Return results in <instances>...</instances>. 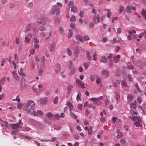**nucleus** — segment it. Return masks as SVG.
Here are the masks:
<instances>
[{"label":"nucleus","instance_id":"1","mask_svg":"<svg viewBox=\"0 0 146 146\" xmlns=\"http://www.w3.org/2000/svg\"><path fill=\"white\" fill-rule=\"evenodd\" d=\"M35 108V103L32 100H29L27 103L24 110L27 111V112L31 115L34 111Z\"/></svg>","mask_w":146,"mask_h":146},{"label":"nucleus","instance_id":"2","mask_svg":"<svg viewBox=\"0 0 146 146\" xmlns=\"http://www.w3.org/2000/svg\"><path fill=\"white\" fill-rule=\"evenodd\" d=\"M132 119L135 121L137 120V121L135 122L134 124L137 127H139L141 126V123H142V119L141 117L136 116H133L132 117Z\"/></svg>","mask_w":146,"mask_h":146},{"label":"nucleus","instance_id":"3","mask_svg":"<svg viewBox=\"0 0 146 146\" xmlns=\"http://www.w3.org/2000/svg\"><path fill=\"white\" fill-rule=\"evenodd\" d=\"M60 9L57 6H54L52 11L50 12V15H53L56 13V15H58L59 14Z\"/></svg>","mask_w":146,"mask_h":146},{"label":"nucleus","instance_id":"4","mask_svg":"<svg viewBox=\"0 0 146 146\" xmlns=\"http://www.w3.org/2000/svg\"><path fill=\"white\" fill-rule=\"evenodd\" d=\"M47 19L45 17H41L38 18L37 19V24L38 25L40 24H42L43 25H45L46 23V20Z\"/></svg>","mask_w":146,"mask_h":146},{"label":"nucleus","instance_id":"5","mask_svg":"<svg viewBox=\"0 0 146 146\" xmlns=\"http://www.w3.org/2000/svg\"><path fill=\"white\" fill-rule=\"evenodd\" d=\"M68 68L70 70L69 73V74L72 75L74 73L75 71V68L73 65L72 62L71 61H70Z\"/></svg>","mask_w":146,"mask_h":146},{"label":"nucleus","instance_id":"6","mask_svg":"<svg viewBox=\"0 0 146 146\" xmlns=\"http://www.w3.org/2000/svg\"><path fill=\"white\" fill-rule=\"evenodd\" d=\"M39 102L40 104L45 105L47 103V99L46 98H41L40 99Z\"/></svg>","mask_w":146,"mask_h":146},{"label":"nucleus","instance_id":"7","mask_svg":"<svg viewBox=\"0 0 146 146\" xmlns=\"http://www.w3.org/2000/svg\"><path fill=\"white\" fill-rule=\"evenodd\" d=\"M31 24H28L25 27V32L26 34L30 31L31 28Z\"/></svg>","mask_w":146,"mask_h":146},{"label":"nucleus","instance_id":"8","mask_svg":"<svg viewBox=\"0 0 146 146\" xmlns=\"http://www.w3.org/2000/svg\"><path fill=\"white\" fill-rule=\"evenodd\" d=\"M10 126L11 127V128L12 129H16L17 128L19 127V126L18 123L13 124H9Z\"/></svg>","mask_w":146,"mask_h":146},{"label":"nucleus","instance_id":"9","mask_svg":"<svg viewBox=\"0 0 146 146\" xmlns=\"http://www.w3.org/2000/svg\"><path fill=\"white\" fill-rule=\"evenodd\" d=\"M100 18L99 17H96V15L93 17V21L94 24H96L99 22Z\"/></svg>","mask_w":146,"mask_h":146},{"label":"nucleus","instance_id":"10","mask_svg":"<svg viewBox=\"0 0 146 146\" xmlns=\"http://www.w3.org/2000/svg\"><path fill=\"white\" fill-rule=\"evenodd\" d=\"M38 114H39L40 115H42L43 114V113L41 111L38 110H37V112L35 111H34L31 115H37Z\"/></svg>","mask_w":146,"mask_h":146},{"label":"nucleus","instance_id":"11","mask_svg":"<svg viewBox=\"0 0 146 146\" xmlns=\"http://www.w3.org/2000/svg\"><path fill=\"white\" fill-rule=\"evenodd\" d=\"M101 100L99 99V98H97V100L96 101H94V105H95L99 106L100 105L101 103Z\"/></svg>","mask_w":146,"mask_h":146},{"label":"nucleus","instance_id":"12","mask_svg":"<svg viewBox=\"0 0 146 146\" xmlns=\"http://www.w3.org/2000/svg\"><path fill=\"white\" fill-rule=\"evenodd\" d=\"M46 115L49 120H52L53 119V116L51 113L48 112L47 113Z\"/></svg>","mask_w":146,"mask_h":146},{"label":"nucleus","instance_id":"13","mask_svg":"<svg viewBox=\"0 0 146 146\" xmlns=\"http://www.w3.org/2000/svg\"><path fill=\"white\" fill-rule=\"evenodd\" d=\"M101 72L102 74L105 76L106 77H108L109 76V73L107 71L104 70H102Z\"/></svg>","mask_w":146,"mask_h":146},{"label":"nucleus","instance_id":"14","mask_svg":"<svg viewBox=\"0 0 146 146\" xmlns=\"http://www.w3.org/2000/svg\"><path fill=\"white\" fill-rule=\"evenodd\" d=\"M79 50V48L78 47L76 46L74 50V56L75 58H76L78 56V53Z\"/></svg>","mask_w":146,"mask_h":146},{"label":"nucleus","instance_id":"15","mask_svg":"<svg viewBox=\"0 0 146 146\" xmlns=\"http://www.w3.org/2000/svg\"><path fill=\"white\" fill-rule=\"evenodd\" d=\"M120 58V56L118 54L114 57L113 61L115 63H117L119 61V59Z\"/></svg>","mask_w":146,"mask_h":146},{"label":"nucleus","instance_id":"16","mask_svg":"<svg viewBox=\"0 0 146 146\" xmlns=\"http://www.w3.org/2000/svg\"><path fill=\"white\" fill-rule=\"evenodd\" d=\"M116 133H117V137L118 138H120L122 137V134L121 132L118 129H117L116 130Z\"/></svg>","mask_w":146,"mask_h":146},{"label":"nucleus","instance_id":"17","mask_svg":"<svg viewBox=\"0 0 146 146\" xmlns=\"http://www.w3.org/2000/svg\"><path fill=\"white\" fill-rule=\"evenodd\" d=\"M55 48V45L54 43L52 44L50 47V51L53 52L54 51Z\"/></svg>","mask_w":146,"mask_h":146},{"label":"nucleus","instance_id":"18","mask_svg":"<svg viewBox=\"0 0 146 146\" xmlns=\"http://www.w3.org/2000/svg\"><path fill=\"white\" fill-rule=\"evenodd\" d=\"M133 98V96L132 94H129L127 96V99L129 101H131Z\"/></svg>","mask_w":146,"mask_h":146},{"label":"nucleus","instance_id":"19","mask_svg":"<svg viewBox=\"0 0 146 146\" xmlns=\"http://www.w3.org/2000/svg\"><path fill=\"white\" fill-rule=\"evenodd\" d=\"M141 13L142 16L146 20V11L144 9H143Z\"/></svg>","mask_w":146,"mask_h":146},{"label":"nucleus","instance_id":"20","mask_svg":"<svg viewBox=\"0 0 146 146\" xmlns=\"http://www.w3.org/2000/svg\"><path fill=\"white\" fill-rule=\"evenodd\" d=\"M107 62V60L106 58L104 56H103L101 58L100 60V62L103 63H106Z\"/></svg>","mask_w":146,"mask_h":146},{"label":"nucleus","instance_id":"21","mask_svg":"<svg viewBox=\"0 0 146 146\" xmlns=\"http://www.w3.org/2000/svg\"><path fill=\"white\" fill-rule=\"evenodd\" d=\"M86 55L87 58L89 61H90L92 59L91 57L90 56V52L88 51H86Z\"/></svg>","mask_w":146,"mask_h":146},{"label":"nucleus","instance_id":"22","mask_svg":"<svg viewBox=\"0 0 146 146\" xmlns=\"http://www.w3.org/2000/svg\"><path fill=\"white\" fill-rule=\"evenodd\" d=\"M70 116L74 119H76L77 118V116L72 111H70Z\"/></svg>","mask_w":146,"mask_h":146},{"label":"nucleus","instance_id":"23","mask_svg":"<svg viewBox=\"0 0 146 146\" xmlns=\"http://www.w3.org/2000/svg\"><path fill=\"white\" fill-rule=\"evenodd\" d=\"M73 88V86H72L69 85L67 87V94L68 95L70 94V93L71 91V89Z\"/></svg>","mask_w":146,"mask_h":146},{"label":"nucleus","instance_id":"24","mask_svg":"<svg viewBox=\"0 0 146 146\" xmlns=\"http://www.w3.org/2000/svg\"><path fill=\"white\" fill-rule=\"evenodd\" d=\"M67 106L69 108L70 111H71L73 108V106L72 104L70 102H68L67 104Z\"/></svg>","mask_w":146,"mask_h":146},{"label":"nucleus","instance_id":"25","mask_svg":"<svg viewBox=\"0 0 146 146\" xmlns=\"http://www.w3.org/2000/svg\"><path fill=\"white\" fill-rule=\"evenodd\" d=\"M56 67L57 68V69L56 70V72L57 73H58L59 71L61 70L60 65L59 64H56Z\"/></svg>","mask_w":146,"mask_h":146},{"label":"nucleus","instance_id":"26","mask_svg":"<svg viewBox=\"0 0 146 146\" xmlns=\"http://www.w3.org/2000/svg\"><path fill=\"white\" fill-rule=\"evenodd\" d=\"M75 38L77 40H78L82 42H83V40L82 39V36L80 35H78V36H76Z\"/></svg>","mask_w":146,"mask_h":146},{"label":"nucleus","instance_id":"27","mask_svg":"<svg viewBox=\"0 0 146 146\" xmlns=\"http://www.w3.org/2000/svg\"><path fill=\"white\" fill-rule=\"evenodd\" d=\"M59 30L61 35H63L64 34V30L61 27H59Z\"/></svg>","mask_w":146,"mask_h":146},{"label":"nucleus","instance_id":"28","mask_svg":"<svg viewBox=\"0 0 146 146\" xmlns=\"http://www.w3.org/2000/svg\"><path fill=\"white\" fill-rule=\"evenodd\" d=\"M115 96L117 100V103L118 101H119L120 100V95L119 94L117 93H116L115 94Z\"/></svg>","mask_w":146,"mask_h":146},{"label":"nucleus","instance_id":"29","mask_svg":"<svg viewBox=\"0 0 146 146\" xmlns=\"http://www.w3.org/2000/svg\"><path fill=\"white\" fill-rule=\"evenodd\" d=\"M77 7L76 6H74V7H72L71 8V11L73 12L74 13H75L77 12Z\"/></svg>","mask_w":146,"mask_h":146},{"label":"nucleus","instance_id":"30","mask_svg":"<svg viewBox=\"0 0 146 146\" xmlns=\"http://www.w3.org/2000/svg\"><path fill=\"white\" fill-rule=\"evenodd\" d=\"M126 11L128 13H130L131 12V7L129 5H128L126 7Z\"/></svg>","mask_w":146,"mask_h":146},{"label":"nucleus","instance_id":"31","mask_svg":"<svg viewBox=\"0 0 146 146\" xmlns=\"http://www.w3.org/2000/svg\"><path fill=\"white\" fill-rule=\"evenodd\" d=\"M5 79L6 77H4L1 79L0 80V85H2L4 84Z\"/></svg>","mask_w":146,"mask_h":146},{"label":"nucleus","instance_id":"32","mask_svg":"<svg viewBox=\"0 0 146 146\" xmlns=\"http://www.w3.org/2000/svg\"><path fill=\"white\" fill-rule=\"evenodd\" d=\"M124 9V7L123 6H120L118 10L119 13H122Z\"/></svg>","mask_w":146,"mask_h":146},{"label":"nucleus","instance_id":"33","mask_svg":"<svg viewBox=\"0 0 146 146\" xmlns=\"http://www.w3.org/2000/svg\"><path fill=\"white\" fill-rule=\"evenodd\" d=\"M72 35V30L70 29L69 30L68 35V38H70Z\"/></svg>","mask_w":146,"mask_h":146},{"label":"nucleus","instance_id":"34","mask_svg":"<svg viewBox=\"0 0 146 146\" xmlns=\"http://www.w3.org/2000/svg\"><path fill=\"white\" fill-rule=\"evenodd\" d=\"M7 60H8V59L7 58H3L2 60V61L1 62V66H3L4 64V63H5V61H6Z\"/></svg>","mask_w":146,"mask_h":146},{"label":"nucleus","instance_id":"35","mask_svg":"<svg viewBox=\"0 0 146 146\" xmlns=\"http://www.w3.org/2000/svg\"><path fill=\"white\" fill-rule=\"evenodd\" d=\"M68 5L69 8L70 7L71 8L75 6L74 3L72 1H70Z\"/></svg>","mask_w":146,"mask_h":146},{"label":"nucleus","instance_id":"36","mask_svg":"<svg viewBox=\"0 0 146 146\" xmlns=\"http://www.w3.org/2000/svg\"><path fill=\"white\" fill-rule=\"evenodd\" d=\"M38 28L40 31H44L45 30L44 27L41 25H39L38 26Z\"/></svg>","mask_w":146,"mask_h":146},{"label":"nucleus","instance_id":"37","mask_svg":"<svg viewBox=\"0 0 146 146\" xmlns=\"http://www.w3.org/2000/svg\"><path fill=\"white\" fill-rule=\"evenodd\" d=\"M97 55V54L95 52H94L93 54L92 58L93 60L95 61H96V60L97 59L96 57Z\"/></svg>","mask_w":146,"mask_h":146},{"label":"nucleus","instance_id":"38","mask_svg":"<svg viewBox=\"0 0 146 146\" xmlns=\"http://www.w3.org/2000/svg\"><path fill=\"white\" fill-rule=\"evenodd\" d=\"M89 65V62H86L84 64V66L85 69H87Z\"/></svg>","mask_w":146,"mask_h":146},{"label":"nucleus","instance_id":"39","mask_svg":"<svg viewBox=\"0 0 146 146\" xmlns=\"http://www.w3.org/2000/svg\"><path fill=\"white\" fill-rule=\"evenodd\" d=\"M35 64V62L33 61H31L30 63V64L31 66V67L32 69H33L34 68Z\"/></svg>","mask_w":146,"mask_h":146},{"label":"nucleus","instance_id":"40","mask_svg":"<svg viewBox=\"0 0 146 146\" xmlns=\"http://www.w3.org/2000/svg\"><path fill=\"white\" fill-rule=\"evenodd\" d=\"M127 68L128 69H133L134 68V66L132 65H128L127 66Z\"/></svg>","mask_w":146,"mask_h":146},{"label":"nucleus","instance_id":"41","mask_svg":"<svg viewBox=\"0 0 146 146\" xmlns=\"http://www.w3.org/2000/svg\"><path fill=\"white\" fill-rule=\"evenodd\" d=\"M76 20L75 17L74 15H72L71 18H70V21L72 22H74Z\"/></svg>","mask_w":146,"mask_h":146},{"label":"nucleus","instance_id":"42","mask_svg":"<svg viewBox=\"0 0 146 146\" xmlns=\"http://www.w3.org/2000/svg\"><path fill=\"white\" fill-rule=\"evenodd\" d=\"M81 95V94L79 92L76 96V100L78 101H79L80 99L81 100L80 98V96Z\"/></svg>","mask_w":146,"mask_h":146},{"label":"nucleus","instance_id":"43","mask_svg":"<svg viewBox=\"0 0 146 146\" xmlns=\"http://www.w3.org/2000/svg\"><path fill=\"white\" fill-rule=\"evenodd\" d=\"M109 66L111 67L112 65V59H109L108 62Z\"/></svg>","mask_w":146,"mask_h":146},{"label":"nucleus","instance_id":"44","mask_svg":"<svg viewBox=\"0 0 146 146\" xmlns=\"http://www.w3.org/2000/svg\"><path fill=\"white\" fill-rule=\"evenodd\" d=\"M13 77L17 81H19V78L18 76V75L17 74H16V75H15L13 76Z\"/></svg>","mask_w":146,"mask_h":146},{"label":"nucleus","instance_id":"45","mask_svg":"<svg viewBox=\"0 0 146 146\" xmlns=\"http://www.w3.org/2000/svg\"><path fill=\"white\" fill-rule=\"evenodd\" d=\"M44 121L48 125H50L51 124V121L48 120L47 119H45Z\"/></svg>","mask_w":146,"mask_h":146},{"label":"nucleus","instance_id":"46","mask_svg":"<svg viewBox=\"0 0 146 146\" xmlns=\"http://www.w3.org/2000/svg\"><path fill=\"white\" fill-rule=\"evenodd\" d=\"M111 13L110 12V10L109 9H108V12L107 13V17L108 18H110L111 16Z\"/></svg>","mask_w":146,"mask_h":146},{"label":"nucleus","instance_id":"47","mask_svg":"<svg viewBox=\"0 0 146 146\" xmlns=\"http://www.w3.org/2000/svg\"><path fill=\"white\" fill-rule=\"evenodd\" d=\"M121 84L124 87H126L127 86V85L124 80H122Z\"/></svg>","mask_w":146,"mask_h":146},{"label":"nucleus","instance_id":"48","mask_svg":"<svg viewBox=\"0 0 146 146\" xmlns=\"http://www.w3.org/2000/svg\"><path fill=\"white\" fill-rule=\"evenodd\" d=\"M18 72L20 75L22 76H26V74L23 72V71H21V72L18 71Z\"/></svg>","mask_w":146,"mask_h":146},{"label":"nucleus","instance_id":"49","mask_svg":"<svg viewBox=\"0 0 146 146\" xmlns=\"http://www.w3.org/2000/svg\"><path fill=\"white\" fill-rule=\"evenodd\" d=\"M58 97L56 96L53 102L55 104H57L58 103Z\"/></svg>","mask_w":146,"mask_h":146},{"label":"nucleus","instance_id":"50","mask_svg":"<svg viewBox=\"0 0 146 146\" xmlns=\"http://www.w3.org/2000/svg\"><path fill=\"white\" fill-rule=\"evenodd\" d=\"M18 131L19 130H18L16 131H13L11 132V133L12 135H15L16 134V133L18 132Z\"/></svg>","mask_w":146,"mask_h":146},{"label":"nucleus","instance_id":"51","mask_svg":"<svg viewBox=\"0 0 146 146\" xmlns=\"http://www.w3.org/2000/svg\"><path fill=\"white\" fill-rule=\"evenodd\" d=\"M135 86L137 90L139 92H141L140 90L139 87L138 85L137 84H135Z\"/></svg>","mask_w":146,"mask_h":146},{"label":"nucleus","instance_id":"52","mask_svg":"<svg viewBox=\"0 0 146 146\" xmlns=\"http://www.w3.org/2000/svg\"><path fill=\"white\" fill-rule=\"evenodd\" d=\"M54 117L56 118L58 120H59L60 118V115L58 114H56L54 115Z\"/></svg>","mask_w":146,"mask_h":146},{"label":"nucleus","instance_id":"53","mask_svg":"<svg viewBox=\"0 0 146 146\" xmlns=\"http://www.w3.org/2000/svg\"><path fill=\"white\" fill-rule=\"evenodd\" d=\"M44 62H40V67L42 69L44 68L45 67V65L44 64Z\"/></svg>","mask_w":146,"mask_h":146},{"label":"nucleus","instance_id":"54","mask_svg":"<svg viewBox=\"0 0 146 146\" xmlns=\"http://www.w3.org/2000/svg\"><path fill=\"white\" fill-rule=\"evenodd\" d=\"M4 123L5 124V127H6L8 129L9 128V127L8 126V123L7 121H4Z\"/></svg>","mask_w":146,"mask_h":146},{"label":"nucleus","instance_id":"55","mask_svg":"<svg viewBox=\"0 0 146 146\" xmlns=\"http://www.w3.org/2000/svg\"><path fill=\"white\" fill-rule=\"evenodd\" d=\"M137 100L138 102L140 104L142 102V100L141 98V97L140 96H138L137 99Z\"/></svg>","mask_w":146,"mask_h":146},{"label":"nucleus","instance_id":"56","mask_svg":"<svg viewBox=\"0 0 146 146\" xmlns=\"http://www.w3.org/2000/svg\"><path fill=\"white\" fill-rule=\"evenodd\" d=\"M54 129L56 130H60L61 127L60 126H57L54 127Z\"/></svg>","mask_w":146,"mask_h":146},{"label":"nucleus","instance_id":"57","mask_svg":"<svg viewBox=\"0 0 146 146\" xmlns=\"http://www.w3.org/2000/svg\"><path fill=\"white\" fill-rule=\"evenodd\" d=\"M115 75L117 76H119L120 75V71L117 70L115 73Z\"/></svg>","mask_w":146,"mask_h":146},{"label":"nucleus","instance_id":"58","mask_svg":"<svg viewBox=\"0 0 146 146\" xmlns=\"http://www.w3.org/2000/svg\"><path fill=\"white\" fill-rule=\"evenodd\" d=\"M70 26L71 29H74L75 27L74 24L72 23H71L70 24Z\"/></svg>","mask_w":146,"mask_h":146},{"label":"nucleus","instance_id":"59","mask_svg":"<svg viewBox=\"0 0 146 146\" xmlns=\"http://www.w3.org/2000/svg\"><path fill=\"white\" fill-rule=\"evenodd\" d=\"M34 42L36 43H38L39 42V40L36 37H34Z\"/></svg>","mask_w":146,"mask_h":146},{"label":"nucleus","instance_id":"60","mask_svg":"<svg viewBox=\"0 0 146 146\" xmlns=\"http://www.w3.org/2000/svg\"><path fill=\"white\" fill-rule=\"evenodd\" d=\"M24 130L26 131H28L31 130L30 128L27 127H25L23 128Z\"/></svg>","mask_w":146,"mask_h":146},{"label":"nucleus","instance_id":"61","mask_svg":"<svg viewBox=\"0 0 146 146\" xmlns=\"http://www.w3.org/2000/svg\"><path fill=\"white\" fill-rule=\"evenodd\" d=\"M89 39V37L88 35H86L84 36V39L85 40H88Z\"/></svg>","mask_w":146,"mask_h":146},{"label":"nucleus","instance_id":"62","mask_svg":"<svg viewBox=\"0 0 146 146\" xmlns=\"http://www.w3.org/2000/svg\"><path fill=\"white\" fill-rule=\"evenodd\" d=\"M84 2L85 4L87 5H88L90 3V2L88 0H84Z\"/></svg>","mask_w":146,"mask_h":146},{"label":"nucleus","instance_id":"63","mask_svg":"<svg viewBox=\"0 0 146 146\" xmlns=\"http://www.w3.org/2000/svg\"><path fill=\"white\" fill-rule=\"evenodd\" d=\"M82 105L81 104H79L78 105V109L81 110L82 109Z\"/></svg>","mask_w":146,"mask_h":146},{"label":"nucleus","instance_id":"64","mask_svg":"<svg viewBox=\"0 0 146 146\" xmlns=\"http://www.w3.org/2000/svg\"><path fill=\"white\" fill-rule=\"evenodd\" d=\"M67 53L70 56L71 55V51L70 50V49L68 48L67 49Z\"/></svg>","mask_w":146,"mask_h":146}]
</instances>
